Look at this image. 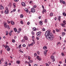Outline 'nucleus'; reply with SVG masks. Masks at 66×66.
Segmentation results:
<instances>
[{"label": "nucleus", "mask_w": 66, "mask_h": 66, "mask_svg": "<svg viewBox=\"0 0 66 66\" xmlns=\"http://www.w3.org/2000/svg\"><path fill=\"white\" fill-rule=\"evenodd\" d=\"M16 63H17L18 64H20V61L19 60H18L16 61Z\"/></svg>", "instance_id": "a211bd4d"}, {"label": "nucleus", "mask_w": 66, "mask_h": 66, "mask_svg": "<svg viewBox=\"0 0 66 66\" xmlns=\"http://www.w3.org/2000/svg\"><path fill=\"white\" fill-rule=\"evenodd\" d=\"M37 53L38 55H39V54H40V53L39 51L37 52Z\"/></svg>", "instance_id": "49530a36"}, {"label": "nucleus", "mask_w": 66, "mask_h": 66, "mask_svg": "<svg viewBox=\"0 0 66 66\" xmlns=\"http://www.w3.org/2000/svg\"><path fill=\"white\" fill-rule=\"evenodd\" d=\"M24 41H25V40H24V39H23L22 40V43H23V42H24Z\"/></svg>", "instance_id": "e433bc0d"}, {"label": "nucleus", "mask_w": 66, "mask_h": 66, "mask_svg": "<svg viewBox=\"0 0 66 66\" xmlns=\"http://www.w3.org/2000/svg\"><path fill=\"white\" fill-rule=\"evenodd\" d=\"M56 53L55 52H54L52 54V55H53L54 54H55Z\"/></svg>", "instance_id": "864d4df0"}, {"label": "nucleus", "mask_w": 66, "mask_h": 66, "mask_svg": "<svg viewBox=\"0 0 66 66\" xmlns=\"http://www.w3.org/2000/svg\"><path fill=\"white\" fill-rule=\"evenodd\" d=\"M51 35V32H50V31H47L45 34V35L46 36H49V35Z\"/></svg>", "instance_id": "7ed1b4c3"}, {"label": "nucleus", "mask_w": 66, "mask_h": 66, "mask_svg": "<svg viewBox=\"0 0 66 66\" xmlns=\"http://www.w3.org/2000/svg\"><path fill=\"white\" fill-rule=\"evenodd\" d=\"M45 23H47V19H45Z\"/></svg>", "instance_id": "58836bf2"}, {"label": "nucleus", "mask_w": 66, "mask_h": 66, "mask_svg": "<svg viewBox=\"0 0 66 66\" xmlns=\"http://www.w3.org/2000/svg\"><path fill=\"white\" fill-rule=\"evenodd\" d=\"M14 31L15 32H17V29L16 28H14Z\"/></svg>", "instance_id": "393cba45"}, {"label": "nucleus", "mask_w": 66, "mask_h": 66, "mask_svg": "<svg viewBox=\"0 0 66 66\" xmlns=\"http://www.w3.org/2000/svg\"><path fill=\"white\" fill-rule=\"evenodd\" d=\"M9 10H6L4 12V13L5 14H9Z\"/></svg>", "instance_id": "6e6552de"}, {"label": "nucleus", "mask_w": 66, "mask_h": 66, "mask_svg": "<svg viewBox=\"0 0 66 66\" xmlns=\"http://www.w3.org/2000/svg\"><path fill=\"white\" fill-rule=\"evenodd\" d=\"M31 34L32 35H34V32H33V31H32L31 32Z\"/></svg>", "instance_id": "c9c22d12"}, {"label": "nucleus", "mask_w": 66, "mask_h": 66, "mask_svg": "<svg viewBox=\"0 0 66 66\" xmlns=\"http://www.w3.org/2000/svg\"><path fill=\"white\" fill-rule=\"evenodd\" d=\"M33 31H36V30H37L36 29L35 27H34L33 28Z\"/></svg>", "instance_id": "5701e85b"}, {"label": "nucleus", "mask_w": 66, "mask_h": 66, "mask_svg": "<svg viewBox=\"0 0 66 66\" xmlns=\"http://www.w3.org/2000/svg\"><path fill=\"white\" fill-rule=\"evenodd\" d=\"M22 46L23 47H26V45L25 44H23Z\"/></svg>", "instance_id": "13d9d810"}, {"label": "nucleus", "mask_w": 66, "mask_h": 66, "mask_svg": "<svg viewBox=\"0 0 66 66\" xmlns=\"http://www.w3.org/2000/svg\"><path fill=\"white\" fill-rule=\"evenodd\" d=\"M39 24H40L41 26H42L43 23V21H39Z\"/></svg>", "instance_id": "ddd939ff"}, {"label": "nucleus", "mask_w": 66, "mask_h": 66, "mask_svg": "<svg viewBox=\"0 0 66 66\" xmlns=\"http://www.w3.org/2000/svg\"><path fill=\"white\" fill-rule=\"evenodd\" d=\"M34 36H32V39L33 41L34 42V43H35V42H34Z\"/></svg>", "instance_id": "6ab92c4d"}, {"label": "nucleus", "mask_w": 66, "mask_h": 66, "mask_svg": "<svg viewBox=\"0 0 66 66\" xmlns=\"http://www.w3.org/2000/svg\"><path fill=\"white\" fill-rule=\"evenodd\" d=\"M35 12V9L34 8H31V12L32 13H34Z\"/></svg>", "instance_id": "39448f33"}, {"label": "nucleus", "mask_w": 66, "mask_h": 66, "mask_svg": "<svg viewBox=\"0 0 66 66\" xmlns=\"http://www.w3.org/2000/svg\"><path fill=\"white\" fill-rule=\"evenodd\" d=\"M42 31H45V28H43L42 29Z\"/></svg>", "instance_id": "6e6d98bb"}, {"label": "nucleus", "mask_w": 66, "mask_h": 66, "mask_svg": "<svg viewBox=\"0 0 66 66\" xmlns=\"http://www.w3.org/2000/svg\"><path fill=\"white\" fill-rule=\"evenodd\" d=\"M34 8H36V5H35L33 6Z\"/></svg>", "instance_id": "603ef678"}, {"label": "nucleus", "mask_w": 66, "mask_h": 66, "mask_svg": "<svg viewBox=\"0 0 66 66\" xmlns=\"http://www.w3.org/2000/svg\"><path fill=\"white\" fill-rule=\"evenodd\" d=\"M12 32H13V31L10 30V32H9V34L10 36L12 35Z\"/></svg>", "instance_id": "dca6fc26"}, {"label": "nucleus", "mask_w": 66, "mask_h": 66, "mask_svg": "<svg viewBox=\"0 0 66 66\" xmlns=\"http://www.w3.org/2000/svg\"><path fill=\"white\" fill-rule=\"evenodd\" d=\"M21 31V28H19L18 29V31H17V32H18V33L19 34L20 32V31Z\"/></svg>", "instance_id": "9d476101"}, {"label": "nucleus", "mask_w": 66, "mask_h": 66, "mask_svg": "<svg viewBox=\"0 0 66 66\" xmlns=\"http://www.w3.org/2000/svg\"><path fill=\"white\" fill-rule=\"evenodd\" d=\"M15 11H16V9H14L13 10V12H15Z\"/></svg>", "instance_id": "09e8293b"}, {"label": "nucleus", "mask_w": 66, "mask_h": 66, "mask_svg": "<svg viewBox=\"0 0 66 66\" xmlns=\"http://www.w3.org/2000/svg\"><path fill=\"white\" fill-rule=\"evenodd\" d=\"M24 11H25L27 13H28V12H29V10H28V9L27 8L25 9Z\"/></svg>", "instance_id": "aec40b11"}, {"label": "nucleus", "mask_w": 66, "mask_h": 66, "mask_svg": "<svg viewBox=\"0 0 66 66\" xmlns=\"http://www.w3.org/2000/svg\"><path fill=\"white\" fill-rule=\"evenodd\" d=\"M21 4L23 6H26V4L23 2H22L21 3Z\"/></svg>", "instance_id": "9b49d317"}, {"label": "nucleus", "mask_w": 66, "mask_h": 66, "mask_svg": "<svg viewBox=\"0 0 66 66\" xmlns=\"http://www.w3.org/2000/svg\"><path fill=\"white\" fill-rule=\"evenodd\" d=\"M30 59H31V58L30 57V56H29L28 57V59L30 60Z\"/></svg>", "instance_id": "5fc2aeb1"}, {"label": "nucleus", "mask_w": 66, "mask_h": 66, "mask_svg": "<svg viewBox=\"0 0 66 66\" xmlns=\"http://www.w3.org/2000/svg\"><path fill=\"white\" fill-rule=\"evenodd\" d=\"M46 37L50 41H52V40H53V39L54 38V36L52 34L47 36Z\"/></svg>", "instance_id": "f257e3e1"}, {"label": "nucleus", "mask_w": 66, "mask_h": 66, "mask_svg": "<svg viewBox=\"0 0 66 66\" xmlns=\"http://www.w3.org/2000/svg\"><path fill=\"white\" fill-rule=\"evenodd\" d=\"M43 49L44 50H46L47 49V47L46 46H44L43 47Z\"/></svg>", "instance_id": "4be33fe9"}, {"label": "nucleus", "mask_w": 66, "mask_h": 66, "mask_svg": "<svg viewBox=\"0 0 66 66\" xmlns=\"http://www.w3.org/2000/svg\"><path fill=\"white\" fill-rule=\"evenodd\" d=\"M34 66H37V64H35L34 65Z\"/></svg>", "instance_id": "338daca9"}, {"label": "nucleus", "mask_w": 66, "mask_h": 66, "mask_svg": "<svg viewBox=\"0 0 66 66\" xmlns=\"http://www.w3.org/2000/svg\"><path fill=\"white\" fill-rule=\"evenodd\" d=\"M12 43H15V40L14 39H12Z\"/></svg>", "instance_id": "7c9ffc66"}, {"label": "nucleus", "mask_w": 66, "mask_h": 66, "mask_svg": "<svg viewBox=\"0 0 66 66\" xmlns=\"http://www.w3.org/2000/svg\"><path fill=\"white\" fill-rule=\"evenodd\" d=\"M43 11L44 12H45V13H46V12H47V11H46V10L45 9H43Z\"/></svg>", "instance_id": "a878e982"}, {"label": "nucleus", "mask_w": 66, "mask_h": 66, "mask_svg": "<svg viewBox=\"0 0 66 66\" xmlns=\"http://www.w3.org/2000/svg\"><path fill=\"white\" fill-rule=\"evenodd\" d=\"M29 61L30 63H32V62H33V61H31V60H29Z\"/></svg>", "instance_id": "de8ad7c7"}, {"label": "nucleus", "mask_w": 66, "mask_h": 66, "mask_svg": "<svg viewBox=\"0 0 66 66\" xmlns=\"http://www.w3.org/2000/svg\"><path fill=\"white\" fill-rule=\"evenodd\" d=\"M63 0H60V2L61 3H62V2L63 1Z\"/></svg>", "instance_id": "4c0bfd02"}, {"label": "nucleus", "mask_w": 66, "mask_h": 66, "mask_svg": "<svg viewBox=\"0 0 66 66\" xmlns=\"http://www.w3.org/2000/svg\"><path fill=\"white\" fill-rule=\"evenodd\" d=\"M37 35L38 36H40V32H38L37 33Z\"/></svg>", "instance_id": "1a4fd4ad"}, {"label": "nucleus", "mask_w": 66, "mask_h": 66, "mask_svg": "<svg viewBox=\"0 0 66 66\" xmlns=\"http://www.w3.org/2000/svg\"><path fill=\"white\" fill-rule=\"evenodd\" d=\"M36 38L37 40H39V38L38 37H37Z\"/></svg>", "instance_id": "680f3d73"}, {"label": "nucleus", "mask_w": 66, "mask_h": 66, "mask_svg": "<svg viewBox=\"0 0 66 66\" xmlns=\"http://www.w3.org/2000/svg\"><path fill=\"white\" fill-rule=\"evenodd\" d=\"M24 38L26 40H28V37L26 36H24Z\"/></svg>", "instance_id": "2eb2a0df"}, {"label": "nucleus", "mask_w": 66, "mask_h": 66, "mask_svg": "<svg viewBox=\"0 0 66 66\" xmlns=\"http://www.w3.org/2000/svg\"><path fill=\"white\" fill-rule=\"evenodd\" d=\"M21 44H20V45L19 46L18 48L19 49H20L21 48Z\"/></svg>", "instance_id": "bb28decb"}, {"label": "nucleus", "mask_w": 66, "mask_h": 66, "mask_svg": "<svg viewBox=\"0 0 66 66\" xmlns=\"http://www.w3.org/2000/svg\"><path fill=\"white\" fill-rule=\"evenodd\" d=\"M20 18H22V17H23V15L22 14H21L20 15Z\"/></svg>", "instance_id": "b1692460"}, {"label": "nucleus", "mask_w": 66, "mask_h": 66, "mask_svg": "<svg viewBox=\"0 0 66 66\" xmlns=\"http://www.w3.org/2000/svg\"><path fill=\"white\" fill-rule=\"evenodd\" d=\"M65 35V33L64 32H63L62 33V36H64Z\"/></svg>", "instance_id": "473e14b6"}, {"label": "nucleus", "mask_w": 66, "mask_h": 66, "mask_svg": "<svg viewBox=\"0 0 66 66\" xmlns=\"http://www.w3.org/2000/svg\"><path fill=\"white\" fill-rule=\"evenodd\" d=\"M10 48H8L7 49V50L8 51H10Z\"/></svg>", "instance_id": "72a5a7b5"}, {"label": "nucleus", "mask_w": 66, "mask_h": 66, "mask_svg": "<svg viewBox=\"0 0 66 66\" xmlns=\"http://www.w3.org/2000/svg\"><path fill=\"white\" fill-rule=\"evenodd\" d=\"M11 23L12 25H14V24H15V22H14V21H11Z\"/></svg>", "instance_id": "4468645a"}, {"label": "nucleus", "mask_w": 66, "mask_h": 66, "mask_svg": "<svg viewBox=\"0 0 66 66\" xmlns=\"http://www.w3.org/2000/svg\"><path fill=\"white\" fill-rule=\"evenodd\" d=\"M36 58L39 61H40L41 60V58L38 56H37Z\"/></svg>", "instance_id": "0eeeda50"}, {"label": "nucleus", "mask_w": 66, "mask_h": 66, "mask_svg": "<svg viewBox=\"0 0 66 66\" xmlns=\"http://www.w3.org/2000/svg\"><path fill=\"white\" fill-rule=\"evenodd\" d=\"M46 66H49V65L47 63H46Z\"/></svg>", "instance_id": "69168bd1"}, {"label": "nucleus", "mask_w": 66, "mask_h": 66, "mask_svg": "<svg viewBox=\"0 0 66 66\" xmlns=\"http://www.w3.org/2000/svg\"><path fill=\"white\" fill-rule=\"evenodd\" d=\"M19 0H14L15 2H18Z\"/></svg>", "instance_id": "4d7b16f0"}, {"label": "nucleus", "mask_w": 66, "mask_h": 66, "mask_svg": "<svg viewBox=\"0 0 66 66\" xmlns=\"http://www.w3.org/2000/svg\"><path fill=\"white\" fill-rule=\"evenodd\" d=\"M42 18V16H39V17L38 18L39 19H40Z\"/></svg>", "instance_id": "bf43d9fd"}, {"label": "nucleus", "mask_w": 66, "mask_h": 66, "mask_svg": "<svg viewBox=\"0 0 66 66\" xmlns=\"http://www.w3.org/2000/svg\"><path fill=\"white\" fill-rule=\"evenodd\" d=\"M56 32H60V30H59L57 29H56Z\"/></svg>", "instance_id": "c85d7f7f"}, {"label": "nucleus", "mask_w": 66, "mask_h": 66, "mask_svg": "<svg viewBox=\"0 0 66 66\" xmlns=\"http://www.w3.org/2000/svg\"><path fill=\"white\" fill-rule=\"evenodd\" d=\"M4 13V11H1V13L2 14H3Z\"/></svg>", "instance_id": "3c124183"}, {"label": "nucleus", "mask_w": 66, "mask_h": 66, "mask_svg": "<svg viewBox=\"0 0 66 66\" xmlns=\"http://www.w3.org/2000/svg\"><path fill=\"white\" fill-rule=\"evenodd\" d=\"M7 62L6 61L5 62V64L6 66H7Z\"/></svg>", "instance_id": "79ce46f5"}, {"label": "nucleus", "mask_w": 66, "mask_h": 66, "mask_svg": "<svg viewBox=\"0 0 66 66\" xmlns=\"http://www.w3.org/2000/svg\"><path fill=\"white\" fill-rule=\"evenodd\" d=\"M63 15L64 16H66V14L65 12H63L62 13Z\"/></svg>", "instance_id": "412c9836"}, {"label": "nucleus", "mask_w": 66, "mask_h": 66, "mask_svg": "<svg viewBox=\"0 0 66 66\" xmlns=\"http://www.w3.org/2000/svg\"><path fill=\"white\" fill-rule=\"evenodd\" d=\"M6 35H8V34H9V32H8V31H6Z\"/></svg>", "instance_id": "ea45409f"}, {"label": "nucleus", "mask_w": 66, "mask_h": 66, "mask_svg": "<svg viewBox=\"0 0 66 66\" xmlns=\"http://www.w3.org/2000/svg\"><path fill=\"white\" fill-rule=\"evenodd\" d=\"M4 27L5 28V29L7 28L9 30V29H10V26H9V25H7V23L5 22L4 23Z\"/></svg>", "instance_id": "f03ea898"}, {"label": "nucleus", "mask_w": 66, "mask_h": 66, "mask_svg": "<svg viewBox=\"0 0 66 66\" xmlns=\"http://www.w3.org/2000/svg\"><path fill=\"white\" fill-rule=\"evenodd\" d=\"M9 6L10 7H11V5H12V4H11V3H9Z\"/></svg>", "instance_id": "37998d69"}, {"label": "nucleus", "mask_w": 66, "mask_h": 66, "mask_svg": "<svg viewBox=\"0 0 66 66\" xmlns=\"http://www.w3.org/2000/svg\"><path fill=\"white\" fill-rule=\"evenodd\" d=\"M20 23H21V24H23V22L22 21V20L20 22Z\"/></svg>", "instance_id": "c03bdc74"}, {"label": "nucleus", "mask_w": 66, "mask_h": 66, "mask_svg": "<svg viewBox=\"0 0 66 66\" xmlns=\"http://www.w3.org/2000/svg\"><path fill=\"white\" fill-rule=\"evenodd\" d=\"M53 13H51L50 14V16H53Z\"/></svg>", "instance_id": "cd10ccee"}, {"label": "nucleus", "mask_w": 66, "mask_h": 66, "mask_svg": "<svg viewBox=\"0 0 66 66\" xmlns=\"http://www.w3.org/2000/svg\"><path fill=\"white\" fill-rule=\"evenodd\" d=\"M61 55L62 56H64V53H61Z\"/></svg>", "instance_id": "a19ab883"}, {"label": "nucleus", "mask_w": 66, "mask_h": 66, "mask_svg": "<svg viewBox=\"0 0 66 66\" xmlns=\"http://www.w3.org/2000/svg\"><path fill=\"white\" fill-rule=\"evenodd\" d=\"M6 48H9V46H8L7 45H6V47H5V49H6Z\"/></svg>", "instance_id": "8fccbe9b"}, {"label": "nucleus", "mask_w": 66, "mask_h": 66, "mask_svg": "<svg viewBox=\"0 0 66 66\" xmlns=\"http://www.w3.org/2000/svg\"><path fill=\"white\" fill-rule=\"evenodd\" d=\"M58 20H59V21H61V16H59L58 18Z\"/></svg>", "instance_id": "f3484780"}, {"label": "nucleus", "mask_w": 66, "mask_h": 66, "mask_svg": "<svg viewBox=\"0 0 66 66\" xmlns=\"http://www.w3.org/2000/svg\"><path fill=\"white\" fill-rule=\"evenodd\" d=\"M2 50H1V54H2Z\"/></svg>", "instance_id": "0e129e2a"}, {"label": "nucleus", "mask_w": 66, "mask_h": 66, "mask_svg": "<svg viewBox=\"0 0 66 66\" xmlns=\"http://www.w3.org/2000/svg\"><path fill=\"white\" fill-rule=\"evenodd\" d=\"M63 66H66V64H63Z\"/></svg>", "instance_id": "774afa93"}, {"label": "nucleus", "mask_w": 66, "mask_h": 66, "mask_svg": "<svg viewBox=\"0 0 66 66\" xmlns=\"http://www.w3.org/2000/svg\"><path fill=\"white\" fill-rule=\"evenodd\" d=\"M44 53L45 54H47V51H44Z\"/></svg>", "instance_id": "2f4dec72"}, {"label": "nucleus", "mask_w": 66, "mask_h": 66, "mask_svg": "<svg viewBox=\"0 0 66 66\" xmlns=\"http://www.w3.org/2000/svg\"><path fill=\"white\" fill-rule=\"evenodd\" d=\"M7 23H11V21H9L8 20L7 21Z\"/></svg>", "instance_id": "f704fd0d"}, {"label": "nucleus", "mask_w": 66, "mask_h": 66, "mask_svg": "<svg viewBox=\"0 0 66 66\" xmlns=\"http://www.w3.org/2000/svg\"><path fill=\"white\" fill-rule=\"evenodd\" d=\"M4 9V7L2 5H0V10H3Z\"/></svg>", "instance_id": "f8f14e48"}, {"label": "nucleus", "mask_w": 66, "mask_h": 66, "mask_svg": "<svg viewBox=\"0 0 66 66\" xmlns=\"http://www.w3.org/2000/svg\"><path fill=\"white\" fill-rule=\"evenodd\" d=\"M65 24H66V21L65 20H64L63 21V23H61V26L63 27H65L64 26Z\"/></svg>", "instance_id": "20e7f679"}, {"label": "nucleus", "mask_w": 66, "mask_h": 66, "mask_svg": "<svg viewBox=\"0 0 66 66\" xmlns=\"http://www.w3.org/2000/svg\"><path fill=\"white\" fill-rule=\"evenodd\" d=\"M33 43H32L31 44H30L29 45V47H30V46H33Z\"/></svg>", "instance_id": "c756f323"}, {"label": "nucleus", "mask_w": 66, "mask_h": 66, "mask_svg": "<svg viewBox=\"0 0 66 66\" xmlns=\"http://www.w3.org/2000/svg\"><path fill=\"white\" fill-rule=\"evenodd\" d=\"M27 24L28 25H29L30 24V22H27Z\"/></svg>", "instance_id": "e2e57ef3"}, {"label": "nucleus", "mask_w": 66, "mask_h": 66, "mask_svg": "<svg viewBox=\"0 0 66 66\" xmlns=\"http://www.w3.org/2000/svg\"><path fill=\"white\" fill-rule=\"evenodd\" d=\"M53 33H55V31L54 30H53Z\"/></svg>", "instance_id": "052dcab7"}, {"label": "nucleus", "mask_w": 66, "mask_h": 66, "mask_svg": "<svg viewBox=\"0 0 66 66\" xmlns=\"http://www.w3.org/2000/svg\"><path fill=\"white\" fill-rule=\"evenodd\" d=\"M51 59L53 60V61H55V59H54V56H52L51 57Z\"/></svg>", "instance_id": "423d86ee"}, {"label": "nucleus", "mask_w": 66, "mask_h": 66, "mask_svg": "<svg viewBox=\"0 0 66 66\" xmlns=\"http://www.w3.org/2000/svg\"><path fill=\"white\" fill-rule=\"evenodd\" d=\"M62 3L63 4H65V1H63Z\"/></svg>", "instance_id": "a18cd8bd"}]
</instances>
